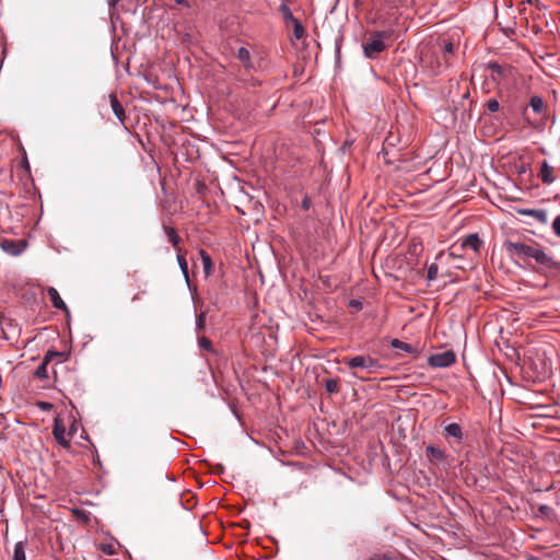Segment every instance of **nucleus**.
<instances>
[{
  "mask_svg": "<svg viewBox=\"0 0 560 560\" xmlns=\"http://www.w3.org/2000/svg\"><path fill=\"white\" fill-rule=\"evenodd\" d=\"M503 246L511 256L520 259L533 258L541 268L549 272L557 273L560 270V264L533 240L525 242L521 238H508Z\"/></svg>",
  "mask_w": 560,
  "mask_h": 560,
  "instance_id": "1",
  "label": "nucleus"
},
{
  "mask_svg": "<svg viewBox=\"0 0 560 560\" xmlns=\"http://www.w3.org/2000/svg\"><path fill=\"white\" fill-rule=\"evenodd\" d=\"M455 47L446 39H435L423 43L420 47V59L424 67L433 73H440L450 66Z\"/></svg>",
  "mask_w": 560,
  "mask_h": 560,
  "instance_id": "2",
  "label": "nucleus"
},
{
  "mask_svg": "<svg viewBox=\"0 0 560 560\" xmlns=\"http://www.w3.org/2000/svg\"><path fill=\"white\" fill-rule=\"evenodd\" d=\"M388 35L385 32H377L369 36L363 44V52L366 58L373 59L386 49L385 39Z\"/></svg>",
  "mask_w": 560,
  "mask_h": 560,
  "instance_id": "3",
  "label": "nucleus"
},
{
  "mask_svg": "<svg viewBox=\"0 0 560 560\" xmlns=\"http://www.w3.org/2000/svg\"><path fill=\"white\" fill-rule=\"evenodd\" d=\"M345 363L351 370L360 369L366 371L368 373H374L380 368L378 360L370 355H355L350 359H346Z\"/></svg>",
  "mask_w": 560,
  "mask_h": 560,
  "instance_id": "4",
  "label": "nucleus"
},
{
  "mask_svg": "<svg viewBox=\"0 0 560 560\" xmlns=\"http://www.w3.org/2000/svg\"><path fill=\"white\" fill-rule=\"evenodd\" d=\"M455 361L456 355L452 350L434 353L428 358V364L432 368H448L454 364Z\"/></svg>",
  "mask_w": 560,
  "mask_h": 560,
  "instance_id": "5",
  "label": "nucleus"
},
{
  "mask_svg": "<svg viewBox=\"0 0 560 560\" xmlns=\"http://www.w3.org/2000/svg\"><path fill=\"white\" fill-rule=\"evenodd\" d=\"M52 435L61 446H63V447L70 446V441L66 438V427L59 418L55 419L54 428H52Z\"/></svg>",
  "mask_w": 560,
  "mask_h": 560,
  "instance_id": "6",
  "label": "nucleus"
},
{
  "mask_svg": "<svg viewBox=\"0 0 560 560\" xmlns=\"http://www.w3.org/2000/svg\"><path fill=\"white\" fill-rule=\"evenodd\" d=\"M25 246L26 243L24 241L3 240L1 242V248L12 256L20 255Z\"/></svg>",
  "mask_w": 560,
  "mask_h": 560,
  "instance_id": "7",
  "label": "nucleus"
},
{
  "mask_svg": "<svg viewBox=\"0 0 560 560\" xmlns=\"http://www.w3.org/2000/svg\"><path fill=\"white\" fill-rule=\"evenodd\" d=\"M482 241L479 238L478 234L472 233L465 236L462 240L460 248L464 250L471 249L474 253H479L482 246Z\"/></svg>",
  "mask_w": 560,
  "mask_h": 560,
  "instance_id": "8",
  "label": "nucleus"
},
{
  "mask_svg": "<svg viewBox=\"0 0 560 560\" xmlns=\"http://www.w3.org/2000/svg\"><path fill=\"white\" fill-rule=\"evenodd\" d=\"M444 435L446 439H454V441L458 444H460L465 438L463 428L458 423L447 424L444 428Z\"/></svg>",
  "mask_w": 560,
  "mask_h": 560,
  "instance_id": "9",
  "label": "nucleus"
},
{
  "mask_svg": "<svg viewBox=\"0 0 560 560\" xmlns=\"http://www.w3.org/2000/svg\"><path fill=\"white\" fill-rule=\"evenodd\" d=\"M518 214L527 215L533 218L539 223H547V211L542 209H520L517 210Z\"/></svg>",
  "mask_w": 560,
  "mask_h": 560,
  "instance_id": "10",
  "label": "nucleus"
},
{
  "mask_svg": "<svg viewBox=\"0 0 560 560\" xmlns=\"http://www.w3.org/2000/svg\"><path fill=\"white\" fill-rule=\"evenodd\" d=\"M47 294H48V296H49V299H50V301H51V304H52V306H54L55 308H57V310H61V311H63V312H66V313H68V312H69V310H68V307H67L66 303L62 301V299L60 298V295H59L58 291H57L55 288L49 287V288L47 289Z\"/></svg>",
  "mask_w": 560,
  "mask_h": 560,
  "instance_id": "11",
  "label": "nucleus"
},
{
  "mask_svg": "<svg viewBox=\"0 0 560 560\" xmlns=\"http://www.w3.org/2000/svg\"><path fill=\"white\" fill-rule=\"evenodd\" d=\"M109 102L115 116L120 120V122H124L126 118L125 109L118 101L116 94L112 93L109 95Z\"/></svg>",
  "mask_w": 560,
  "mask_h": 560,
  "instance_id": "12",
  "label": "nucleus"
},
{
  "mask_svg": "<svg viewBox=\"0 0 560 560\" xmlns=\"http://www.w3.org/2000/svg\"><path fill=\"white\" fill-rule=\"evenodd\" d=\"M553 167L548 164L547 161H544L540 166L539 177L544 184H551L555 178L552 176Z\"/></svg>",
  "mask_w": 560,
  "mask_h": 560,
  "instance_id": "13",
  "label": "nucleus"
},
{
  "mask_svg": "<svg viewBox=\"0 0 560 560\" xmlns=\"http://www.w3.org/2000/svg\"><path fill=\"white\" fill-rule=\"evenodd\" d=\"M425 454L430 460H434V462H442L446 458L445 452L439 447L433 446V445H429L425 448Z\"/></svg>",
  "mask_w": 560,
  "mask_h": 560,
  "instance_id": "14",
  "label": "nucleus"
},
{
  "mask_svg": "<svg viewBox=\"0 0 560 560\" xmlns=\"http://www.w3.org/2000/svg\"><path fill=\"white\" fill-rule=\"evenodd\" d=\"M165 234L167 236L168 242L174 246L177 252H180V247L178 246L180 242V237L177 234L176 230L172 226H164Z\"/></svg>",
  "mask_w": 560,
  "mask_h": 560,
  "instance_id": "15",
  "label": "nucleus"
},
{
  "mask_svg": "<svg viewBox=\"0 0 560 560\" xmlns=\"http://www.w3.org/2000/svg\"><path fill=\"white\" fill-rule=\"evenodd\" d=\"M529 106L538 115L546 113V104L540 96H533L529 101Z\"/></svg>",
  "mask_w": 560,
  "mask_h": 560,
  "instance_id": "16",
  "label": "nucleus"
},
{
  "mask_svg": "<svg viewBox=\"0 0 560 560\" xmlns=\"http://www.w3.org/2000/svg\"><path fill=\"white\" fill-rule=\"evenodd\" d=\"M200 256H201V260H202V266H203V271L207 276L210 275L211 270H212V260H211V257L210 255L201 249L200 250Z\"/></svg>",
  "mask_w": 560,
  "mask_h": 560,
  "instance_id": "17",
  "label": "nucleus"
},
{
  "mask_svg": "<svg viewBox=\"0 0 560 560\" xmlns=\"http://www.w3.org/2000/svg\"><path fill=\"white\" fill-rule=\"evenodd\" d=\"M12 560H26L25 546L23 541L15 544Z\"/></svg>",
  "mask_w": 560,
  "mask_h": 560,
  "instance_id": "18",
  "label": "nucleus"
},
{
  "mask_svg": "<svg viewBox=\"0 0 560 560\" xmlns=\"http://www.w3.org/2000/svg\"><path fill=\"white\" fill-rule=\"evenodd\" d=\"M390 346L394 348V349H399V350H402L405 352H408V353H412L415 352L413 348L411 345L407 343V342H404L399 339H393L390 341Z\"/></svg>",
  "mask_w": 560,
  "mask_h": 560,
  "instance_id": "19",
  "label": "nucleus"
},
{
  "mask_svg": "<svg viewBox=\"0 0 560 560\" xmlns=\"http://www.w3.org/2000/svg\"><path fill=\"white\" fill-rule=\"evenodd\" d=\"M325 389L329 394H337L340 389L338 378H328L325 381Z\"/></svg>",
  "mask_w": 560,
  "mask_h": 560,
  "instance_id": "20",
  "label": "nucleus"
},
{
  "mask_svg": "<svg viewBox=\"0 0 560 560\" xmlns=\"http://www.w3.org/2000/svg\"><path fill=\"white\" fill-rule=\"evenodd\" d=\"M279 11L280 13L282 14V18L284 19V21L287 23H292L293 21H295L296 19L293 16L289 5L287 3H281L280 7H279Z\"/></svg>",
  "mask_w": 560,
  "mask_h": 560,
  "instance_id": "21",
  "label": "nucleus"
},
{
  "mask_svg": "<svg viewBox=\"0 0 560 560\" xmlns=\"http://www.w3.org/2000/svg\"><path fill=\"white\" fill-rule=\"evenodd\" d=\"M177 261H178V265L180 267V270H182L185 279L188 281L189 280L188 264H187L185 256L182 254V250L177 252Z\"/></svg>",
  "mask_w": 560,
  "mask_h": 560,
  "instance_id": "22",
  "label": "nucleus"
},
{
  "mask_svg": "<svg viewBox=\"0 0 560 560\" xmlns=\"http://www.w3.org/2000/svg\"><path fill=\"white\" fill-rule=\"evenodd\" d=\"M48 364L46 362H42L40 365L35 370L34 375L38 378H48Z\"/></svg>",
  "mask_w": 560,
  "mask_h": 560,
  "instance_id": "23",
  "label": "nucleus"
},
{
  "mask_svg": "<svg viewBox=\"0 0 560 560\" xmlns=\"http://www.w3.org/2000/svg\"><path fill=\"white\" fill-rule=\"evenodd\" d=\"M292 24H293V34H294L295 38H298V39L303 38L305 35V30H304L303 25L301 24V22L299 20H295L292 22Z\"/></svg>",
  "mask_w": 560,
  "mask_h": 560,
  "instance_id": "24",
  "label": "nucleus"
},
{
  "mask_svg": "<svg viewBox=\"0 0 560 560\" xmlns=\"http://www.w3.org/2000/svg\"><path fill=\"white\" fill-rule=\"evenodd\" d=\"M237 58L246 66L249 67L250 54L245 47L237 50Z\"/></svg>",
  "mask_w": 560,
  "mask_h": 560,
  "instance_id": "25",
  "label": "nucleus"
},
{
  "mask_svg": "<svg viewBox=\"0 0 560 560\" xmlns=\"http://www.w3.org/2000/svg\"><path fill=\"white\" fill-rule=\"evenodd\" d=\"M63 357H65V353L63 352H58V351H48L43 361L46 362V363H50L54 359H59L60 361L63 360Z\"/></svg>",
  "mask_w": 560,
  "mask_h": 560,
  "instance_id": "26",
  "label": "nucleus"
},
{
  "mask_svg": "<svg viewBox=\"0 0 560 560\" xmlns=\"http://www.w3.org/2000/svg\"><path fill=\"white\" fill-rule=\"evenodd\" d=\"M438 272H439L438 265L436 264L430 265L429 268H428V275H427L428 279L431 280V281L435 280L436 277H438Z\"/></svg>",
  "mask_w": 560,
  "mask_h": 560,
  "instance_id": "27",
  "label": "nucleus"
},
{
  "mask_svg": "<svg viewBox=\"0 0 560 560\" xmlns=\"http://www.w3.org/2000/svg\"><path fill=\"white\" fill-rule=\"evenodd\" d=\"M486 107L489 112L494 113L499 110V102L495 98H490L486 103Z\"/></svg>",
  "mask_w": 560,
  "mask_h": 560,
  "instance_id": "28",
  "label": "nucleus"
},
{
  "mask_svg": "<svg viewBox=\"0 0 560 560\" xmlns=\"http://www.w3.org/2000/svg\"><path fill=\"white\" fill-rule=\"evenodd\" d=\"M199 346L203 350H207V351H211L212 350V342L207 337H201L199 339Z\"/></svg>",
  "mask_w": 560,
  "mask_h": 560,
  "instance_id": "29",
  "label": "nucleus"
},
{
  "mask_svg": "<svg viewBox=\"0 0 560 560\" xmlns=\"http://www.w3.org/2000/svg\"><path fill=\"white\" fill-rule=\"evenodd\" d=\"M206 326V312H201L197 317V330L201 331Z\"/></svg>",
  "mask_w": 560,
  "mask_h": 560,
  "instance_id": "30",
  "label": "nucleus"
},
{
  "mask_svg": "<svg viewBox=\"0 0 560 560\" xmlns=\"http://www.w3.org/2000/svg\"><path fill=\"white\" fill-rule=\"evenodd\" d=\"M552 230L557 236L560 237V215H558L552 223Z\"/></svg>",
  "mask_w": 560,
  "mask_h": 560,
  "instance_id": "31",
  "label": "nucleus"
},
{
  "mask_svg": "<svg viewBox=\"0 0 560 560\" xmlns=\"http://www.w3.org/2000/svg\"><path fill=\"white\" fill-rule=\"evenodd\" d=\"M39 406L43 410H49L52 407L49 402H40Z\"/></svg>",
  "mask_w": 560,
  "mask_h": 560,
  "instance_id": "32",
  "label": "nucleus"
},
{
  "mask_svg": "<svg viewBox=\"0 0 560 560\" xmlns=\"http://www.w3.org/2000/svg\"><path fill=\"white\" fill-rule=\"evenodd\" d=\"M120 0H107L109 7H115Z\"/></svg>",
  "mask_w": 560,
  "mask_h": 560,
  "instance_id": "33",
  "label": "nucleus"
},
{
  "mask_svg": "<svg viewBox=\"0 0 560 560\" xmlns=\"http://www.w3.org/2000/svg\"><path fill=\"white\" fill-rule=\"evenodd\" d=\"M177 4H183V5H186L187 4V0H174Z\"/></svg>",
  "mask_w": 560,
  "mask_h": 560,
  "instance_id": "34",
  "label": "nucleus"
},
{
  "mask_svg": "<svg viewBox=\"0 0 560 560\" xmlns=\"http://www.w3.org/2000/svg\"><path fill=\"white\" fill-rule=\"evenodd\" d=\"M368 560H382L378 556L370 557Z\"/></svg>",
  "mask_w": 560,
  "mask_h": 560,
  "instance_id": "35",
  "label": "nucleus"
},
{
  "mask_svg": "<svg viewBox=\"0 0 560 560\" xmlns=\"http://www.w3.org/2000/svg\"><path fill=\"white\" fill-rule=\"evenodd\" d=\"M136 300H139V294H136V295L132 298V301H136Z\"/></svg>",
  "mask_w": 560,
  "mask_h": 560,
  "instance_id": "36",
  "label": "nucleus"
},
{
  "mask_svg": "<svg viewBox=\"0 0 560 560\" xmlns=\"http://www.w3.org/2000/svg\"><path fill=\"white\" fill-rule=\"evenodd\" d=\"M307 207H308V206H307V201H303V208H305V209H306Z\"/></svg>",
  "mask_w": 560,
  "mask_h": 560,
  "instance_id": "37",
  "label": "nucleus"
}]
</instances>
